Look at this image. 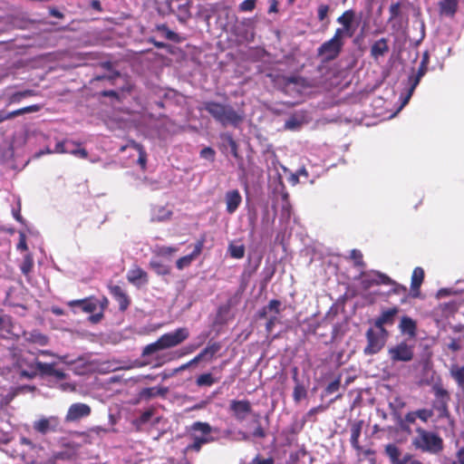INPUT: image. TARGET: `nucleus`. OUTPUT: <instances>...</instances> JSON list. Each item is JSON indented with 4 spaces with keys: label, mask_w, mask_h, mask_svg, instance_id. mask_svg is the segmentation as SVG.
Here are the masks:
<instances>
[{
    "label": "nucleus",
    "mask_w": 464,
    "mask_h": 464,
    "mask_svg": "<svg viewBox=\"0 0 464 464\" xmlns=\"http://www.w3.org/2000/svg\"><path fill=\"white\" fill-rule=\"evenodd\" d=\"M202 110L223 127L228 125L237 127L244 120L243 113L236 111L230 104H224L214 101H206L202 104Z\"/></svg>",
    "instance_id": "f257e3e1"
},
{
    "label": "nucleus",
    "mask_w": 464,
    "mask_h": 464,
    "mask_svg": "<svg viewBox=\"0 0 464 464\" xmlns=\"http://www.w3.org/2000/svg\"><path fill=\"white\" fill-rule=\"evenodd\" d=\"M417 436L412 440V445L423 452L438 454L443 450V440L437 434L422 428L416 429Z\"/></svg>",
    "instance_id": "f03ea898"
},
{
    "label": "nucleus",
    "mask_w": 464,
    "mask_h": 464,
    "mask_svg": "<svg viewBox=\"0 0 464 464\" xmlns=\"http://www.w3.org/2000/svg\"><path fill=\"white\" fill-rule=\"evenodd\" d=\"M431 392L434 395L431 409L433 411H437L438 419H450V411L449 409V403L451 397L449 391L444 388L440 380L433 383L431 386Z\"/></svg>",
    "instance_id": "7ed1b4c3"
},
{
    "label": "nucleus",
    "mask_w": 464,
    "mask_h": 464,
    "mask_svg": "<svg viewBox=\"0 0 464 464\" xmlns=\"http://www.w3.org/2000/svg\"><path fill=\"white\" fill-rule=\"evenodd\" d=\"M190 430L193 432H199L200 436L196 435L195 433L191 434L193 442L187 446V450L198 452L203 445L213 442L215 440V439L210 434L213 430H216V429H213L208 422L195 421L191 425Z\"/></svg>",
    "instance_id": "20e7f679"
},
{
    "label": "nucleus",
    "mask_w": 464,
    "mask_h": 464,
    "mask_svg": "<svg viewBox=\"0 0 464 464\" xmlns=\"http://www.w3.org/2000/svg\"><path fill=\"white\" fill-rule=\"evenodd\" d=\"M344 38V36L341 35L340 31H335L331 39L325 41L318 47V56H323L324 62L335 60L343 51L345 44Z\"/></svg>",
    "instance_id": "39448f33"
},
{
    "label": "nucleus",
    "mask_w": 464,
    "mask_h": 464,
    "mask_svg": "<svg viewBox=\"0 0 464 464\" xmlns=\"http://www.w3.org/2000/svg\"><path fill=\"white\" fill-rule=\"evenodd\" d=\"M281 90L288 94L291 92H301L304 89L312 87L309 81L300 75H280L277 77Z\"/></svg>",
    "instance_id": "423d86ee"
},
{
    "label": "nucleus",
    "mask_w": 464,
    "mask_h": 464,
    "mask_svg": "<svg viewBox=\"0 0 464 464\" xmlns=\"http://www.w3.org/2000/svg\"><path fill=\"white\" fill-rule=\"evenodd\" d=\"M388 334L380 330L369 328L365 333L367 344L363 349L365 355H374L380 353L385 345Z\"/></svg>",
    "instance_id": "0eeeda50"
},
{
    "label": "nucleus",
    "mask_w": 464,
    "mask_h": 464,
    "mask_svg": "<svg viewBox=\"0 0 464 464\" xmlns=\"http://www.w3.org/2000/svg\"><path fill=\"white\" fill-rule=\"evenodd\" d=\"M281 302L277 299H272L267 305L263 306L257 312L258 319L267 318L268 314H272L266 324V330L268 334L272 333L275 325L279 323L278 314L281 313Z\"/></svg>",
    "instance_id": "6e6552de"
},
{
    "label": "nucleus",
    "mask_w": 464,
    "mask_h": 464,
    "mask_svg": "<svg viewBox=\"0 0 464 464\" xmlns=\"http://www.w3.org/2000/svg\"><path fill=\"white\" fill-rule=\"evenodd\" d=\"M189 336V331L186 327H179L173 332L162 334L160 339L164 350L179 345Z\"/></svg>",
    "instance_id": "1a4fd4ad"
},
{
    "label": "nucleus",
    "mask_w": 464,
    "mask_h": 464,
    "mask_svg": "<svg viewBox=\"0 0 464 464\" xmlns=\"http://www.w3.org/2000/svg\"><path fill=\"white\" fill-rule=\"evenodd\" d=\"M388 353L392 362H404L411 361L414 355L413 348L405 342H401L389 348Z\"/></svg>",
    "instance_id": "9d476101"
},
{
    "label": "nucleus",
    "mask_w": 464,
    "mask_h": 464,
    "mask_svg": "<svg viewBox=\"0 0 464 464\" xmlns=\"http://www.w3.org/2000/svg\"><path fill=\"white\" fill-rule=\"evenodd\" d=\"M229 411L237 420L243 421L251 413L252 406L248 400H232Z\"/></svg>",
    "instance_id": "9b49d317"
},
{
    "label": "nucleus",
    "mask_w": 464,
    "mask_h": 464,
    "mask_svg": "<svg viewBox=\"0 0 464 464\" xmlns=\"http://www.w3.org/2000/svg\"><path fill=\"white\" fill-rule=\"evenodd\" d=\"M391 282L392 278L386 274L372 270L369 274L363 276L361 284L364 290H368L374 285H386L387 283Z\"/></svg>",
    "instance_id": "f8f14e48"
},
{
    "label": "nucleus",
    "mask_w": 464,
    "mask_h": 464,
    "mask_svg": "<svg viewBox=\"0 0 464 464\" xmlns=\"http://www.w3.org/2000/svg\"><path fill=\"white\" fill-rule=\"evenodd\" d=\"M355 17V13L353 10H346L337 18V23L342 24L343 27L337 28L335 31H340L341 35L345 38H351L353 36L355 28L353 26V23Z\"/></svg>",
    "instance_id": "ddd939ff"
},
{
    "label": "nucleus",
    "mask_w": 464,
    "mask_h": 464,
    "mask_svg": "<svg viewBox=\"0 0 464 464\" xmlns=\"http://www.w3.org/2000/svg\"><path fill=\"white\" fill-rule=\"evenodd\" d=\"M399 311L400 309L397 306H393L389 309L383 310L381 313V314L375 319L374 327L384 334H388L387 330L384 328V325L393 324L395 322V317L398 314Z\"/></svg>",
    "instance_id": "4468645a"
},
{
    "label": "nucleus",
    "mask_w": 464,
    "mask_h": 464,
    "mask_svg": "<svg viewBox=\"0 0 464 464\" xmlns=\"http://www.w3.org/2000/svg\"><path fill=\"white\" fill-rule=\"evenodd\" d=\"M91 414V408L85 403H73L72 404L65 415L66 422H73L85 418Z\"/></svg>",
    "instance_id": "2eb2a0df"
},
{
    "label": "nucleus",
    "mask_w": 464,
    "mask_h": 464,
    "mask_svg": "<svg viewBox=\"0 0 464 464\" xmlns=\"http://www.w3.org/2000/svg\"><path fill=\"white\" fill-rule=\"evenodd\" d=\"M34 429L41 434H46L49 431H58L60 430V420L55 416L42 418L34 422Z\"/></svg>",
    "instance_id": "dca6fc26"
},
{
    "label": "nucleus",
    "mask_w": 464,
    "mask_h": 464,
    "mask_svg": "<svg viewBox=\"0 0 464 464\" xmlns=\"http://www.w3.org/2000/svg\"><path fill=\"white\" fill-rule=\"evenodd\" d=\"M205 243V236L201 237L195 244L192 253L189 255L179 257L176 262L178 269L182 270L183 268L189 266L194 259H196L202 252Z\"/></svg>",
    "instance_id": "f3484780"
},
{
    "label": "nucleus",
    "mask_w": 464,
    "mask_h": 464,
    "mask_svg": "<svg viewBox=\"0 0 464 464\" xmlns=\"http://www.w3.org/2000/svg\"><path fill=\"white\" fill-rule=\"evenodd\" d=\"M110 294L118 302L119 309L125 312L130 304V298L120 285L109 286Z\"/></svg>",
    "instance_id": "a211bd4d"
},
{
    "label": "nucleus",
    "mask_w": 464,
    "mask_h": 464,
    "mask_svg": "<svg viewBox=\"0 0 464 464\" xmlns=\"http://www.w3.org/2000/svg\"><path fill=\"white\" fill-rule=\"evenodd\" d=\"M99 304V299L95 296H89L83 299L72 300L68 302L71 307H79L84 313H93L96 311Z\"/></svg>",
    "instance_id": "6ab92c4d"
},
{
    "label": "nucleus",
    "mask_w": 464,
    "mask_h": 464,
    "mask_svg": "<svg viewBox=\"0 0 464 464\" xmlns=\"http://www.w3.org/2000/svg\"><path fill=\"white\" fill-rule=\"evenodd\" d=\"M221 349L218 342H209L208 345L192 359V362H199L203 360L211 361L215 354Z\"/></svg>",
    "instance_id": "aec40b11"
},
{
    "label": "nucleus",
    "mask_w": 464,
    "mask_h": 464,
    "mask_svg": "<svg viewBox=\"0 0 464 464\" xmlns=\"http://www.w3.org/2000/svg\"><path fill=\"white\" fill-rule=\"evenodd\" d=\"M225 201L227 212L228 214L235 213L242 202L238 189L228 190L225 195Z\"/></svg>",
    "instance_id": "412c9836"
},
{
    "label": "nucleus",
    "mask_w": 464,
    "mask_h": 464,
    "mask_svg": "<svg viewBox=\"0 0 464 464\" xmlns=\"http://www.w3.org/2000/svg\"><path fill=\"white\" fill-rule=\"evenodd\" d=\"M424 270L420 266H417L413 269L411 275V289L412 291V296L418 297L420 295V288L424 280Z\"/></svg>",
    "instance_id": "4be33fe9"
},
{
    "label": "nucleus",
    "mask_w": 464,
    "mask_h": 464,
    "mask_svg": "<svg viewBox=\"0 0 464 464\" xmlns=\"http://www.w3.org/2000/svg\"><path fill=\"white\" fill-rule=\"evenodd\" d=\"M128 281L132 285H140L148 283V274L140 266H135L129 270L127 274Z\"/></svg>",
    "instance_id": "5701e85b"
},
{
    "label": "nucleus",
    "mask_w": 464,
    "mask_h": 464,
    "mask_svg": "<svg viewBox=\"0 0 464 464\" xmlns=\"http://www.w3.org/2000/svg\"><path fill=\"white\" fill-rule=\"evenodd\" d=\"M371 56L378 60L389 52L388 39L382 37L375 41L371 46Z\"/></svg>",
    "instance_id": "b1692460"
},
{
    "label": "nucleus",
    "mask_w": 464,
    "mask_h": 464,
    "mask_svg": "<svg viewBox=\"0 0 464 464\" xmlns=\"http://www.w3.org/2000/svg\"><path fill=\"white\" fill-rule=\"evenodd\" d=\"M438 5L440 15L453 17L458 11L459 0H440Z\"/></svg>",
    "instance_id": "393cba45"
},
{
    "label": "nucleus",
    "mask_w": 464,
    "mask_h": 464,
    "mask_svg": "<svg viewBox=\"0 0 464 464\" xmlns=\"http://www.w3.org/2000/svg\"><path fill=\"white\" fill-rule=\"evenodd\" d=\"M362 425H363L362 420L354 421L351 425L350 442H351L352 447L357 451L362 450V447L360 446V443H359V438L362 433Z\"/></svg>",
    "instance_id": "a878e982"
},
{
    "label": "nucleus",
    "mask_w": 464,
    "mask_h": 464,
    "mask_svg": "<svg viewBox=\"0 0 464 464\" xmlns=\"http://www.w3.org/2000/svg\"><path fill=\"white\" fill-rule=\"evenodd\" d=\"M428 70V65L425 64V62H420L418 71L416 73L409 76V83H410V90H409V95H411L415 88L418 86L420 81L421 78L425 75Z\"/></svg>",
    "instance_id": "bb28decb"
},
{
    "label": "nucleus",
    "mask_w": 464,
    "mask_h": 464,
    "mask_svg": "<svg viewBox=\"0 0 464 464\" xmlns=\"http://www.w3.org/2000/svg\"><path fill=\"white\" fill-rule=\"evenodd\" d=\"M450 374L464 393V366H459L456 363L452 364L450 368Z\"/></svg>",
    "instance_id": "cd10ccee"
},
{
    "label": "nucleus",
    "mask_w": 464,
    "mask_h": 464,
    "mask_svg": "<svg viewBox=\"0 0 464 464\" xmlns=\"http://www.w3.org/2000/svg\"><path fill=\"white\" fill-rule=\"evenodd\" d=\"M36 95H37V92L34 90H31V89L15 92L8 96L7 105L19 103L25 98L33 97V96H36Z\"/></svg>",
    "instance_id": "c85d7f7f"
},
{
    "label": "nucleus",
    "mask_w": 464,
    "mask_h": 464,
    "mask_svg": "<svg viewBox=\"0 0 464 464\" xmlns=\"http://www.w3.org/2000/svg\"><path fill=\"white\" fill-rule=\"evenodd\" d=\"M168 392L165 387H150L144 388L140 392V398L142 400H149L157 396H164Z\"/></svg>",
    "instance_id": "c756f323"
},
{
    "label": "nucleus",
    "mask_w": 464,
    "mask_h": 464,
    "mask_svg": "<svg viewBox=\"0 0 464 464\" xmlns=\"http://www.w3.org/2000/svg\"><path fill=\"white\" fill-rule=\"evenodd\" d=\"M384 452L386 456L389 458L391 464H401L400 463V457L401 455V451L393 443H389L385 446Z\"/></svg>",
    "instance_id": "7c9ffc66"
},
{
    "label": "nucleus",
    "mask_w": 464,
    "mask_h": 464,
    "mask_svg": "<svg viewBox=\"0 0 464 464\" xmlns=\"http://www.w3.org/2000/svg\"><path fill=\"white\" fill-rule=\"evenodd\" d=\"M218 382L210 372H206L198 375L196 379V384L198 387H210Z\"/></svg>",
    "instance_id": "2f4dec72"
},
{
    "label": "nucleus",
    "mask_w": 464,
    "mask_h": 464,
    "mask_svg": "<svg viewBox=\"0 0 464 464\" xmlns=\"http://www.w3.org/2000/svg\"><path fill=\"white\" fill-rule=\"evenodd\" d=\"M400 327L403 333L413 335L416 331V323L408 316H403L401 320Z\"/></svg>",
    "instance_id": "473e14b6"
},
{
    "label": "nucleus",
    "mask_w": 464,
    "mask_h": 464,
    "mask_svg": "<svg viewBox=\"0 0 464 464\" xmlns=\"http://www.w3.org/2000/svg\"><path fill=\"white\" fill-rule=\"evenodd\" d=\"M386 285L392 286V288L387 293L388 295H403L404 297H406L408 289L405 285H402L397 283L393 279H392L391 283H387Z\"/></svg>",
    "instance_id": "72a5a7b5"
},
{
    "label": "nucleus",
    "mask_w": 464,
    "mask_h": 464,
    "mask_svg": "<svg viewBox=\"0 0 464 464\" xmlns=\"http://www.w3.org/2000/svg\"><path fill=\"white\" fill-rule=\"evenodd\" d=\"M54 366H55V363H47V362H43L40 361H37L35 362V369L41 376H50L51 377Z\"/></svg>",
    "instance_id": "f704fd0d"
},
{
    "label": "nucleus",
    "mask_w": 464,
    "mask_h": 464,
    "mask_svg": "<svg viewBox=\"0 0 464 464\" xmlns=\"http://www.w3.org/2000/svg\"><path fill=\"white\" fill-rule=\"evenodd\" d=\"M189 8H190V2H188V1L185 4L179 5L178 6L179 21L186 22L190 18L191 14H190Z\"/></svg>",
    "instance_id": "c9c22d12"
},
{
    "label": "nucleus",
    "mask_w": 464,
    "mask_h": 464,
    "mask_svg": "<svg viewBox=\"0 0 464 464\" xmlns=\"http://www.w3.org/2000/svg\"><path fill=\"white\" fill-rule=\"evenodd\" d=\"M307 396V391L302 382H297L294 387L293 399L298 403Z\"/></svg>",
    "instance_id": "e433bc0d"
},
{
    "label": "nucleus",
    "mask_w": 464,
    "mask_h": 464,
    "mask_svg": "<svg viewBox=\"0 0 464 464\" xmlns=\"http://www.w3.org/2000/svg\"><path fill=\"white\" fill-rule=\"evenodd\" d=\"M43 108L40 104H33L12 111V116L17 117L25 113L37 112Z\"/></svg>",
    "instance_id": "4c0bfd02"
},
{
    "label": "nucleus",
    "mask_w": 464,
    "mask_h": 464,
    "mask_svg": "<svg viewBox=\"0 0 464 464\" xmlns=\"http://www.w3.org/2000/svg\"><path fill=\"white\" fill-rule=\"evenodd\" d=\"M150 267L152 268L155 273L160 276H166L170 272L169 267L160 261L151 260L150 262Z\"/></svg>",
    "instance_id": "58836bf2"
},
{
    "label": "nucleus",
    "mask_w": 464,
    "mask_h": 464,
    "mask_svg": "<svg viewBox=\"0 0 464 464\" xmlns=\"http://www.w3.org/2000/svg\"><path fill=\"white\" fill-rule=\"evenodd\" d=\"M228 252L231 257L240 259L245 256V246L244 245H234L231 243L228 246Z\"/></svg>",
    "instance_id": "ea45409f"
},
{
    "label": "nucleus",
    "mask_w": 464,
    "mask_h": 464,
    "mask_svg": "<svg viewBox=\"0 0 464 464\" xmlns=\"http://www.w3.org/2000/svg\"><path fill=\"white\" fill-rule=\"evenodd\" d=\"M160 350H164V348L160 342V339L159 338L156 342L150 343L144 347L142 351V355H150Z\"/></svg>",
    "instance_id": "a19ab883"
},
{
    "label": "nucleus",
    "mask_w": 464,
    "mask_h": 464,
    "mask_svg": "<svg viewBox=\"0 0 464 464\" xmlns=\"http://www.w3.org/2000/svg\"><path fill=\"white\" fill-rule=\"evenodd\" d=\"M34 260L30 254L26 255L20 266V269L24 276H27L33 269Z\"/></svg>",
    "instance_id": "79ce46f5"
},
{
    "label": "nucleus",
    "mask_w": 464,
    "mask_h": 464,
    "mask_svg": "<svg viewBox=\"0 0 464 464\" xmlns=\"http://www.w3.org/2000/svg\"><path fill=\"white\" fill-rule=\"evenodd\" d=\"M205 342V337L198 343H189L182 348L181 353L177 355V357H181L183 355H187L192 353L196 350H198Z\"/></svg>",
    "instance_id": "37998d69"
},
{
    "label": "nucleus",
    "mask_w": 464,
    "mask_h": 464,
    "mask_svg": "<svg viewBox=\"0 0 464 464\" xmlns=\"http://www.w3.org/2000/svg\"><path fill=\"white\" fill-rule=\"evenodd\" d=\"M71 144H72L76 148L70 149L69 154L74 155L75 157H79L81 159H87L88 158V155H89L88 151L85 149H83V148H80V143H76V142H72V141Z\"/></svg>",
    "instance_id": "c03bdc74"
},
{
    "label": "nucleus",
    "mask_w": 464,
    "mask_h": 464,
    "mask_svg": "<svg viewBox=\"0 0 464 464\" xmlns=\"http://www.w3.org/2000/svg\"><path fill=\"white\" fill-rule=\"evenodd\" d=\"M120 76H121V73L119 71H113L112 73L110 75L103 74V75H98V76L94 77L93 79H92L90 83L94 84L95 82L103 81V80H107V81L113 82V81Z\"/></svg>",
    "instance_id": "a18cd8bd"
},
{
    "label": "nucleus",
    "mask_w": 464,
    "mask_h": 464,
    "mask_svg": "<svg viewBox=\"0 0 464 464\" xmlns=\"http://www.w3.org/2000/svg\"><path fill=\"white\" fill-rule=\"evenodd\" d=\"M350 257L353 260L356 266L363 267L365 266L362 254L360 250L353 249Z\"/></svg>",
    "instance_id": "49530a36"
},
{
    "label": "nucleus",
    "mask_w": 464,
    "mask_h": 464,
    "mask_svg": "<svg viewBox=\"0 0 464 464\" xmlns=\"http://www.w3.org/2000/svg\"><path fill=\"white\" fill-rule=\"evenodd\" d=\"M326 407L324 406V405H319L317 407H314L312 409H310L307 413L305 414V418L309 420V421H313V422H315L316 421V418H315V415L319 412H323L324 411H325Z\"/></svg>",
    "instance_id": "de8ad7c7"
},
{
    "label": "nucleus",
    "mask_w": 464,
    "mask_h": 464,
    "mask_svg": "<svg viewBox=\"0 0 464 464\" xmlns=\"http://www.w3.org/2000/svg\"><path fill=\"white\" fill-rule=\"evenodd\" d=\"M417 417L426 422L434 415L432 409H420L416 411Z\"/></svg>",
    "instance_id": "09e8293b"
},
{
    "label": "nucleus",
    "mask_w": 464,
    "mask_h": 464,
    "mask_svg": "<svg viewBox=\"0 0 464 464\" xmlns=\"http://www.w3.org/2000/svg\"><path fill=\"white\" fill-rule=\"evenodd\" d=\"M341 385V376H338L334 381L331 382L325 388L326 394H332L337 392Z\"/></svg>",
    "instance_id": "8fccbe9b"
},
{
    "label": "nucleus",
    "mask_w": 464,
    "mask_h": 464,
    "mask_svg": "<svg viewBox=\"0 0 464 464\" xmlns=\"http://www.w3.org/2000/svg\"><path fill=\"white\" fill-rule=\"evenodd\" d=\"M390 17L389 21H392L397 18L401 14V3L392 4L389 8Z\"/></svg>",
    "instance_id": "3c124183"
},
{
    "label": "nucleus",
    "mask_w": 464,
    "mask_h": 464,
    "mask_svg": "<svg viewBox=\"0 0 464 464\" xmlns=\"http://www.w3.org/2000/svg\"><path fill=\"white\" fill-rule=\"evenodd\" d=\"M256 0H245L239 5V11L251 12L256 7Z\"/></svg>",
    "instance_id": "603ef678"
},
{
    "label": "nucleus",
    "mask_w": 464,
    "mask_h": 464,
    "mask_svg": "<svg viewBox=\"0 0 464 464\" xmlns=\"http://www.w3.org/2000/svg\"><path fill=\"white\" fill-rule=\"evenodd\" d=\"M329 9L330 8L328 5L323 4L318 6L317 15L319 21H324L327 17Z\"/></svg>",
    "instance_id": "864d4df0"
},
{
    "label": "nucleus",
    "mask_w": 464,
    "mask_h": 464,
    "mask_svg": "<svg viewBox=\"0 0 464 464\" xmlns=\"http://www.w3.org/2000/svg\"><path fill=\"white\" fill-rule=\"evenodd\" d=\"M227 142H228V145L230 147L231 154L235 158L237 159L239 157V155H238V146H237V141L232 138L231 135H228L227 136Z\"/></svg>",
    "instance_id": "5fc2aeb1"
},
{
    "label": "nucleus",
    "mask_w": 464,
    "mask_h": 464,
    "mask_svg": "<svg viewBox=\"0 0 464 464\" xmlns=\"http://www.w3.org/2000/svg\"><path fill=\"white\" fill-rule=\"evenodd\" d=\"M70 143L69 141H59L56 143L55 148L53 150L54 153H69L70 148L66 147V144Z\"/></svg>",
    "instance_id": "6e6d98bb"
},
{
    "label": "nucleus",
    "mask_w": 464,
    "mask_h": 464,
    "mask_svg": "<svg viewBox=\"0 0 464 464\" xmlns=\"http://www.w3.org/2000/svg\"><path fill=\"white\" fill-rule=\"evenodd\" d=\"M200 156L204 159H208L210 160H214L215 150L210 147H206L201 150Z\"/></svg>",
    "instance_id": "4d7b16f0"
},
{
    "label": "nucleus",
    "mask_w": 464,
    "mask_h": 464,
    "mask_svg": "<svg viewBox=\"0 0 464 464\" xmlns=\"http://www.w3.org/2000/svg\"><path fill=\"white\" fill-rule=\"evenodd\" d=\"M251 464H274V459L273 458L264 459L258 454L253 459Z\"/></svg>",
    "instance_id": "13d9d810"
},
{
    "label": "nucleus",
    "mask_w": 464,
    "mask_h": 464,
    "mask_svg": "<svg viewBox=\"0 0 464 464\" xmlns=\"http://www.w3.org/2000/svg\"><path fill=\"white\" fill-rule=\"evenodd\" d=\"M152 415H153V411L151 410L145 411L140 416V418L138 420L139 423H140V424L147 423L150 420Z\"/></svg>",
    "instance_id": "bf43d9fd"
},
{
    "label": "nucleus",
    "mask_w": 464,
    "mask_h": 464,
    "mask_svg": "<svg viewBox=\"0 0 464 464\" xmlns=\"http://www.w3.org/2000/svg\"><path fill=\"white\" fill-rule=\"evenodd\" d=\"M51 377L55 378L57 381H63L67 378V374L60 369H56L55 367L53 370Z\"/></svg>",
    "instance_id": "052dcab7"
},
{
    "label": "nucleus",
    "mask_w": 464,
    "mask_h": 464,
    "mask_svg": "<svg viewBox=\"0 0 464 464\" xmlns=\"http://www.w3.org/2000/svg\"><path fill=\"white\" fill-rule=\"evenodd\" d=\"M17 249L22 251H26L28 249L27 244H26V237L24 233L19 234V242L17 244Z\"/></svg>",
    "instance_id": "680f3d73"
},
{
    "label": "nucleus",
    "mask_w": 464,
    "mask_h": 464,
    "mask_svg": "<svg viewBox=\"0 0 464 464\" xmlns=\"http://www.w3.org/2000/svg\"><path fill=\"white\" fill-rule=\"evenodd\" d=\"M176 251H177V248L176 247H172V246H161L159 249V253L161 256H171Z\"/></svg>",
    "instance_id": "e2e57ef3"
},
{
    "label": "nucleus",
    "mask_w": 464,
    "mask_h": 464,
    "mask_svg": "<svg viewBox=\"0 0 464 464\" xmlns=\"http://www.w3.org/2000/svg\"><path fill=\"white\" fill-rule=\"evenodd\" d=\"M73 456L72 453H69L67 451H59V452H56L55 455H54V458L56 459H63V460H65V459H72Z\"/></svg>",
    "instance_id": "0e129e2a"
},
{
    "label": "nucleus",
    "mask_w": 464,
    "mask_h": 464,
    "mask_svg": "<svg viewBox=\"0 0 464 464\" xmlns=\"http://www.w3.org/2000/svg\"><path fill=\"white\" fill-rule=\"evenodd\" d=\"M100 95L102 97H111V98H114V99H117V100L119 99V94L114 90H109V91L104 90V91H102L100 92Z\"/></svg>",
    "instance_id": "69168bd1"
},
{
    "label": "nucleus",
    "mask_w": 464,
    "mask_h": 464,
    "mask_svg": "<svg viewBox=\"0 0 464 464\" xmlns=\"http://www.w3.org/2000/svg\"><path fill=\"white\" fill-rule=\"evenodd\" d=\"M266 431L260 424H258L257 427L253 431V436L256 438L263 439L266 437Z\"/></svg>",
    "instance_id": "338daca9"
},
{
    "label": "nucleus",
    "mask_w": 464,
    "mask_h": 464,
    "mask_svg": "<svg viewBox=\"0 0 464 464\" xmlns=\"http://www.w3.org/2000/svg\"><path fill=\"white\" fill-rule=\"evenodd\" d=\"M102 318H103V312H102V311H100V312H99V313H97V314H92V315L89 317V320H90V322H92V324H97V323H99Z\"/></svg>",
    "instance_id": "774afa93"
}]
</instances>
